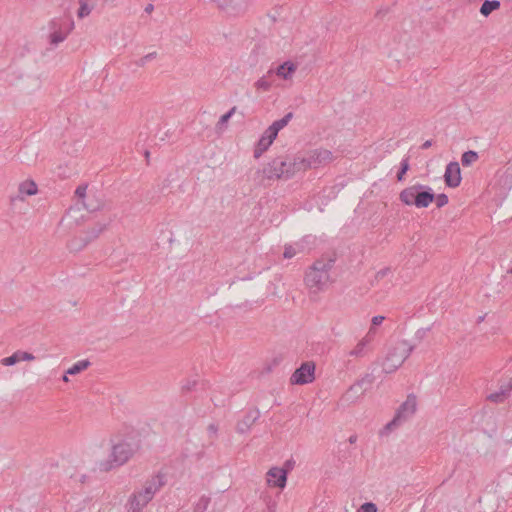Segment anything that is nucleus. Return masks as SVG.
<instances>
[{
    "label": "nucleus",
    "mask_w": 512,
    "mask_h": 512,
    "mask_svg": "<svg viewBox=\"0 0 512 512\" xmlns=\"http://www.w3.org/2000/svg\"><path fill=\"white\" fill-rule=\"evenodd\" d=\"M461 180V169L459 163L456 161L448 163L444 173V181L446 185L451 188H455L460 185Z\"/></svg>",
    "instance_id": "13"
},
{
    "label": "nucleus",
    "mask_w": 512,
    "mask_h": 512,
    "mask_svg": "<svg viewBox=\"0 0 512 512\" xmlns=\"http://www.w3.org/2000/svg\"><path fill=\"white\" fill-rule=\"evenodd\" d=\"M309 236L304 237L300 242H297L295 244H289L285 245L283 257L285 259H291L298 253H301L305 250L304 242H308Z\"/></svg>",
    "instance_id": "21"
},
{
    "label": "nucleus",
    "mask_w": 512,
    "mask_h": 512,
    "mask_svg": "<svg viewBox=\"0 0 512 512\" xmlns=\"http://www.w3.org/2000/svg\"><path fill=\"white\" fill-rule=\"evenodd\" d=\"M84 1H85V2H88V3H90V4H92L93 6H95V7H96V5H97V1H98V0H84Z\"/></svg>",
    "instance_id": "39"
},
{
    "label": "nucleus",
    "mask_w": 512,
    "mask_h": 512,
    "mask_svg": "<svg viewBox=\"0 0 512 512\" xmlns=\"http://www.w3.org/2000/svg\"><path fill=\"white\" fill-rule=\"evenodd\" d=\"M255 86L259 90L268 91L271 87V84L267 81L265 77H262L257 80Z\"/></svg>",
    "instance_id": "33"
},
{
    "label": "nucleus",
    "mask_w": 512,
    "mask_h": 512,
    "mask_svg": "<svg viewBox=\"0 0 512 512\" xmlns=\"http://www.w3.org/2000/svg\"><path fill=\"white\" fill-rule=\"evenodd\" d=\"M388 270H381L379 271L377 274H376V277L377 278H380V277H383L386 273H387Z\"/></svg>",
    "instance_id": "38"
},
{
    "label": "nucleus",
    "mask_w": 512,
    "mask_h": 512,
    "mask_svg": "<svg viewBox=\"0 0 512 512\" xmlns=\"http://www.w3.org/2000/svg\"><path fill=\"white\" fill-rule=\"evenodd\" d=\"M236 107H232L227 113L222 115L216 124V130L222 132L226 129L227 123L232 115L235 113Z\"/></svg>",
    "instance_id": "27"
},
{
    "label": "nucleus",
    "mask_w": 512,
    "mask_h": 512,
    "mask_svg": "<svg viewBox=\"0 0 512 512\" xmlns=\"http://www.w3.org/2000/svg\"><path fill=\"white\" fill-rule=\"evenodd\" d=\"M355 441H356V437H355V436H351V437L349 438V442H350V443H354Z\"/></svg>",
    "instance_id": "41"
},
{
    "label": "nucleus",
    "mask_w": 512,
    "mask_h": 512,
    "mask_svg": "<svg viewBox=\"0 0 512 512\" xmlns=\"http://www.w3.org/2000/svg\"><path fill=\"white\" fill-rule=\"evenodd\" d=\"M207 431L211 437H216L218 432V427L215 424H210L207 428Z\"/></svg>",
    "instance_id": "36"
},
{
    "label": "nucleus",
    "mask_w": 512,
    "mask_h": 512,
    "mask_svg": "<svg viewBox=\"0 0 512 512\" xmlns=\"http://www.w3.org/2000/svg\"><path fill=\"white\" fill-rule=\"evenodd\" d=\"M500 1L498 0H485L484 3L480 7V13L487 17L493 11L498 10L500 8Z\"/></svg>",
    "instance_id": "24"
},
{
    "label": "nucleus",
    "mask_w": 512,
    "mask_h": 512,
    "mask_svg": "<svg viewBox=\"0 0 512 512\" xmlns=\"http://www.w3.org/2000/svg\"><path fill=\"white\" fill-rule=\"evenodd\" d=\"M258 417H259V412L258 411H250V412H248L243 417V419H241L237 423V427H236L237 432L241 433V434L246 433L250 429V427L255 423V421L258 419Z\"/></svg>",
    "instance_id": "19"
},
{
    "label": "nucleus",
    "mask_w": 512,
    "mask_h": 512,
    "mask_svg": "<svg viewBox=\"0 0 512 512\" xmlns=\"http://www.w3.org/2000/svg\"><path fill=\"white\" fill-rule=\"evenodd\" d=\"M315 379V364L305 362L292 374L290 381L292 384L304 385L313 382Z\"/></svg>",
    "instance_id": "11"
},
{
    "label": "nucleus",
    "mask_w": 512,
    "mask_h": 512,
    "mask_svg": "<svg viewBox=\"0 0 512 512\" xmlns=\"http://www.w3.org/2000/svg\"><path fill=\"white\" fill-rule=\"evenodd\" d=\"M35 356L32 353L25 351H16L9 357H5L1 360L3 366H12L20 361H33Z\"/></svg>",
    "instance_id": "18"
},
{
    "label": "nucleus",
    "mask_w": 512,
    "mask_h": 512,
    "mask_svg": "<svg viewBox=\"0 0 512 512\" xmlns=\"http://www.w3.org/2000/svg\"><path fill=\"white\" fill-rule=\"evenodd\" d=\"M408 170H409V160H408V158H404L401 161V168H400V171L397 174V180L398 181H402L404 179V175L406 174V172Z\"/></svg>",
    "instance_id": "32"
},
{
    "label": "nucleus",
    "mask_w": 512,
    "mask_h": 512,
    "mask_svg": "<svg viewBox=\"0 0 512 512\" xmlns=\"http://www.w3.org/2000/svg\"><path fill=\"white\" fill-rule=\"evenodd\" d=\"M384 320H385L384 316H381V315L374 316L371 319V326H370L368 332L366 333V335H370V337H372L374 339L375 334L377 332V330H376L377 326L381 325Z\"/></svg>",
    "instance_id": "30"
},
{
    "label": "nucleus",
    "mask_w": 512,
    "mask_h": 512,
    "mask_svg": "<svg viewBox=\"0 0 512 512\" xmlns=\"http://www.w3.org/2000/svg\"><path fill=\"white\" fill-rule=\"evenodd\" d=\"M296 70L297 66L293 62L286 61L276 68L275 74L284 80H291Z\"/></svg>",
    "instance_id": "20"
},
{
    "label": "nucleus",
    "mask_w": 512,
    "mask_h": 512,
    "mask_svg": "<svg viewBox=\"0 0 512 512\" xmlns=\"http://www.w3.org/2000/svg\"><path fill=\"white\" fill-rule=\"evenodd\" d=\"M78 4L79 8L77 10V17L79 19L88 17L95 8V6L88 2H85L84 0H78Z\"/></svg>",
    "instance_id": "25"
},
{
    "label": "nucleus",
    "mask_w": 512,
    "mask_h": 512,
    "mask_svg": "<svg viewBox=\"0 0 512 512\" xmlns=\"http://www.w3.org/2000/svg\"><path fill=\"white\" fill-rule=\"evenodd\" d=\"M276 137L265 130L254 148V158L258 159L272 145Z\"/></svg>",
    "instance_id": "17"
},
{
    "label": "nucleus",
    "mask_w": 512,
    "mask_h": 512,
    "mask_svg": "<svg viewBox=\"0 0 512 512\" xmlns=\"http://www.w3.org/2000/svg\"><path fill=\"white\" fill-rule=\"evenodd\" d=\"M431 145H432V141L427 140L422 144V149H428L429 147H431Z\"/></svg>",
    "instance_id": "37"
},
{
    "label": "nucleus",
    "mask_w": 512,
    "mask_h": 512,
    "mask_svg": "<svg viewBox=\"0 0 512 512\" xmlns=\"http://www.w3.org/2000/svg\"><path fill=\"white\" fill-rule=\"evenodd\" d=\"M128 512H133V509L130 508Z\"/></svg>",
    "instance_id": "45"
},
{
    "label": "nucleus",
    "mask_w": 512,
    "mask_h": 512,
    "mask_svg": "<svg viewBox=\"0 0 512 512\" xmlns=\"http://www.w3.org/2000/svg\"><path fill=\"white\" fill-rule=\"evenodd\" d=\"M292 117L293 114L290 112L286 114L283 118L274 121L266 130L274 137H277L279 131L289 123Z\"/></svg>",
    "instance_id": "22"
},
{
    "label": "nucleus",
    "mask_w": 512,
    "mask_h": 512,
    "mask_svg": "<svg viewBox=\"0 0 512 512\" xmlns=\"http://www.w3.org/2000/svg\"><path fill=\"white\" fill-rule=\"evenodd\" d=\"M296 155L298 158L297 164L299 165L301 172L326 166L335 159L332 151L325 148L310 149L299 152Z\"/></svg>",
    "instance_id": "4"
},
{
    "label": "nucleus",
    "mask_w": 512,
    "mask_h": 512,
    "mask_svg": "<svg viewBox=\"0 0 512 512\" xmlns=\"http://www.w3.org/2000/svg\"><path fill=\"white\" fill-rule=\"evenodd\" d=\"M38 188L34 181L25 180L18 186V194L11 197V201L21 200L23 201L26 196H32L37 194Z\"/></svg>",
    "instance_id": "16"
},
{
    "label": "nucleus",
    "mask_w": 512,
    "mask_h": 512,
    "mask_svg": "<svg viewBox=\"0 0 512 512\" xmlns=\"http://www.w3.org/2000/svg\"><path fill=\"white\" fill-rule=\"evenodd\" d=\"M297 155L293 157L279 156L270 161L262 170L263 176L266 179H289L296 173L301 172L297 164Z\"/></svg>",
    "instance_id": "3"
},
{
    "label": "nucleus",
    "mask_w": 512,
    "mask_h": 512,
    "mask_svg": "<svg viewBox=\"0 0 512 512\" xmlns=\"http://www.w3.org/2000/svg\"><path fill=\"white\" fill-rule=\"evenodd\" d=\"M374 339L370 335H364L355 346L348 352V356L360 359L368 356Z\"/></svg>",
    "instance_id": "14"
},
{
    "label": "nucleus",
    "mask_w": 512,
    "mask_h": 512,
    "mask_svg": "<svg viewBox=\"0 0 512 512\" xmlns=\"http://www.w3.org/2000/svg\"><path fill=\"white\" fill-rule=\"evenodd\" d=\"M140 445L131 439L110 441L109 454L95 462V470L109 472L126 464L139 450Z\"/></svg>",
    "instance_id": "1"
},
{
    "label": "nucleus",
    "mask_w": 512,
    "mask_h": 512,
    "mask_svg": "<svg viewBox=\"0 0 512 512\" xmlns=\"http://www.w3.org/2000/svg\"><path fill=\"white\" fill-rule=\"evenodd\" d=\"M412 351L413 346L409 345L407 342L402 341L397 343L388 351L382 364L383 371L387 374L395 372L402 366Z\"/></svg>",
    "instance_id": "7"
},
{
    "label": "nucleus",
    "mask_w": 512,
    "mask_h": 512,
    "mask_svg": "<svg viewBox=\"0 0 512 512\" xmlns=\"http://www.w3.org/2000/svg\"><path fill=\"white\" fill-rule=\"evenodd\" d=\"M86 192H87V185H80V186L77 187V189L75 191V195L82 201L83 206L87 210H90V211L96 210L97 207L92 206V205L87 204V203L84 202V198L86 196Z\"/></svg>",
    "instance_id": "29"
},
{
    "label": "nucleus",
    "mask_w": 512,
    "mask_h": 512,
    "mask_svg": "<svg viewBox=\"0 0 512 512\" xmlns=\"http://www.w3.org/2000/svg\"><path fill=\"white\" fill-rule=\"evenodd\" d=\"M151 57H152V54L146 55V56L142 59V61H145L146 59L151 58Z\"/></svg>",
    "instance_id": "42"
},
{
    "label": "nucleus",
    "mask_w": 512,
    "mask_h": 512,
    "mask_svg": "<svg viewBox=\"0 0 512 512\" xmlns=\"http://www.w3.org/2000/svg\"><path fill=\"white\" fill-rule=\"evenodd\" d=\"M106 229V225L105 224H96L94 227H92L88 232H87V237L85 238V243L81 246H75L74 243L71 244V249H80L82 248L84 245H86L89 241L97 238L104 230Z\"/></svg>",
    "instance_id": "23"
},
{
    "label": "nucleus",
    "mask_w": 512,
    "mask_h": 512,
    "mask_svg": "<svg viewBox=\"0 0 512 512\" xmlns=\"http://www.w3.org/2000/svg\"><path fill=\"white\" fill-rule=\"evenodd\" d=\"M332 259L316 260L305 272L304 284L311 293L317 294L326 289L330 282V271L333 267Z\"/></svg>",
    "instance_id": "2"
},
{
    "label": "nucleus",
    "mask_w": 512,
    "mask_h": 512,
    "mask_svg": "<svg viewBox=\"0 0 512 512\" xmlns=\"http://www.w3.org/2000/svg\"><path fill=\"white\" fill-rule=\"evenodd\" d=\"M219 10L228 15H240L248 7V0H210Z\"/></svg>",
    "instance_id": "10"
},
{
    "label": "nucleus",
    "mask_w": 512,
    "mask_h": 512,
    "mask_svg": "<svg viewBox=\"0 0 512 512\" xmlns=\"http://www.w3.org/2000/svg\"><path fill=\"white\" fill-rule=\"evenodd\" d=\"M479 156L475 151H466L462 154L461 162L464 167H468L472 165L474 162L478 160Z\"/></svg>",
    "instance_id": "28"
},
{
    "label": "nucleus",
    "mask_w": 512,
    "mask_h": 512,
    "mask_svg": "<svg viewBox=\"0 0 512 512\" xmlns=\"http://www.w3.org/2000/svg\"><path fill=\"white\" fill-rule=\"evenodd\" d=\"M356 512H377V506L372 502L362 504Z\"/></svg>",
    "instance_id": "34"
},
{
    "label": "nucleus",
    "mask_w": 512,
    "mask_h": 512,
    "mask_svg": "<svg viewBox=\"0 0 512 512\" xmlns=\"http://www.w3.org/2000/svg\"><path fill=\"white\" fill-rule=\"evenodd\" d=\"M512 392V378L501 384L498 391L490 393L486 398L492 403H503Z\"/></svg>",
    "instance_id": "15"
},
{
    "label": "nucleus",
    "mask_w": 512,
    "mask_h": 512,
    "mask_svg": "<svg viewBox=\"0 0 512 512\" xmlns=\"http://www.w3.org/2000/svg\"><path fill=\"white\" fill-rule=\"evenodd\" d=\"M152 8H153V7H152V5H149V6L146 8V11H150V10H152Z\"/></svg>",
    "instance_id": "43"
},
{
    "label": "nucleus",
    "mask_w": 512,
    "mask_h": 512,
    "mask_svg": "<svg viewBox=\"0 0 512 512\" xmlns=\"http://www.w3.org/2000/svg\"><path fill=\"white\" fill-rule=\"evenodd\" d=\"M68 375H69V374H66V373L63 375L62 380H63L64 382H68V381H69Z\"/></svg>",
    "instance_id": "40"
},
{
    "label": "nucleus",
    "mask_w": 512,
    "mask_h": 512,
    "mask_svg": "<svg viewBox=\"0 0 512 512\" xmlns=\"http://www.w3.org/2000/svg\"><path fill=\"white\" fill-rule=\"evenodd\" d=\"M90 366V362L88 360H81L73 364L67 371L66 374L76 375L86 370Z\"/></svg>",
    "instance_id": "26"
},
{
    "label": "nucleus",
    "mask_w": 512,
    "mask_h": 512,
    "mask_svg": "<svg viewBox=\"0 0 512 512\" xmlns=\"http://www.w3.org/2000/svg\"><path fill=\"white\" fill-rule=\"evenodd\" d=\"M210 504V498L202 496L195 505L194 512H204Z\"/></svg>",
    "instance_id": "31"
},
{
    "label": "nucleus",
    "mask_w": 512,
    "mask_h": 512,
    "mask_svg": "<svg viewBox=\"0 0 512 512\" xmlns=\"http://www.w3.org/2000/svg\"><path fill=\"white\" fill-rule=\"evenodd\" d=\"M49 41L52 45L63 42L69 33L74 29L73 20L54 19L49 23Z\"/></svg>",
    "instance_id": "9"
},
{
    "label": "nucleus",
    "mask_w": 512,
    "mask_h": 512,
    "mask_svg": "<svg viewBox=\"0 0 512 512\" xmlns=\"http://www.w3.org/2000/svg\"><path fill=\"white\" fill-rule=\"evenodd\" d=\"M448 203V196L446 194H439L436 197V205L437 207H443Z\"/></svg>",
    "instance_id": "35"
},
{
    "label": "nucleus",
    "mask_w": 512,
    "mask_h": 512,
    "mask_svg": "<svg viewBox=\"0 0 512 512\" xmlns=\"http://www.w3.org/2000/svg\"><path fill=\"white\" fill-rule=\"evenodd\" d=\"M399 199L407 206L426 208L434 201L435 195L431 188L416 184L402 190Z\"/></svg>",
    "instance_id": "5"
},
{
    "label": "nucleus",
    "mask_w": 512,
    "mask_h": 512,
    "mask_svg": "<svg viewBox=\"0 0 512 512\" xmlns=\"http://www.w3.org/2000/svg\"><path fill=\"white\" fill-rule=\"evenodd\" d=\"M417 410V399L414 395H408L406 400L398 408L394 418L387 423L386 429L392 430L409 420Z\"/></svg>",
    "instance_id": "8"
},
{
    "label": "nucleus",
    "mask_w": 512,
    "mask_h": 512,
    "mask_svg": "<svg viewBox=\"0 0 512 512\" xmlns=\"http://www.w3.org/2000/svg\"><path fill=\"white\" fill-rule=\"evenodd\" d=\"M107 3L114 2L115 0H104Z\"/></svg>",
    "instance_id": "44"
},
{
    "label": "nucleus",
    "mask_w": 512,
    "mask_h": 512,
    "mask_svg": "<svg viewBox=\"0 0 512 512\" xmlns=\"http://www.w3.org/2000/svg\"><path fill=\"white\" fill-rule=\"evenodd\" d=\"M266 483L269 487L284 489L287 483V470L281 467H272L266 473Z\"/></svg>",
    "instance_id": "12"
},
{
    "label": "nucleus",
    "mask_w": 512,
    "mask_h": 512,
    "mask_svg": "<svg viewBox=\"0 0 512 512\" xmlns=\"http://www.w3.org/2000/svg\"><path fill=\"white\" fill-rule=\"evenodd\" d=\"M164 485L161 476L157 475L148 480L141 491L134 494L130 500L133 512H141L142 508L154 497L155 493Z\"/></svg>",
    "instance_id": "6"
}]
</instances>
